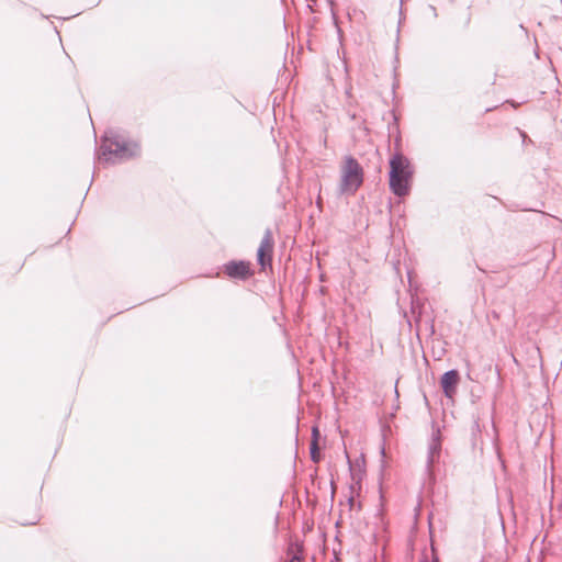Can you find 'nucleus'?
I'll return each mask as SVG.
<instances>
[{"label": "nucleus", "instance_id": "obj_1", "mask_svg": "<svg viewBox=\"0 0 562 562\" xmlns=\"http://www.w3.org/2000/svg\"><path fill=\"white\" fill-rule=\"evenodd\" d=\"M413 177L412 166L406 157L394 155L390 160V189L397 196L408 194Z\"/></svg>", "mask_w": 562, "mask_h": 562}, {"label": "nucleus", "instance_id": "obj_2", "mask_svg": "<svg viewBox=\"0 0 562 562\" xmlns=\"http://www.w3.org/2000/svg\"><path fill=\"white\" fill-rule=\"evenodd\" d=\"M363 182V169L360 164L347 156L340 168V192L353 194Z\"/></svg>", "mask_w": 562, "mask_h": 562}, {"label": "nucleus", "instance_id": "obj_3", "mask_svg": "<svg viewBox=\"0 0 562 562\" xmlns=\"http://www.w3.org/2000/svg\"><path fill=\"white\" fill-rule=\"evenodd\" d=\"M102 156L105 160L130 158L138 154V145L127 144L119 137L105 136L101 146Z\"/></svg>", "mask_w": 562, "mask_h": 562}, {"label": "nucleus", "instance_id": "obj_4", "mask_svg": "<svg viewBox=\"0 0 562 562\" xmlns=\"http://www.w3.org/2000/svg\"><path fill=\"white\" fill-rule=\"evenodd\" d=\"M273 252V236L270 229L265 232L262 240L257 251L258 262L262 269L271 265Z\"/></svg>", "mask_w": 562, "mask_h": 562}, {"label": "nucleus", "instance_id": "obj_5", "mask_svg": "<svg viewBox=\"0 0 562 562\" xmlns=\"http://www.w3.org/2000/svg\"><path fill=\"white\" fill-rule=\"evenodd\" d=\"M459 382L460 375L457 370H450L441 376L440 385L448 398L452 400L454 397Z\"/></svg>", "mask_w": 562, "mask_h": 562}, {"label": "nucleus", "instance_id": "obj_6", "mask_svg": "<svg viewBox=\"0 0 562 562\" xmlns=\"http://www.w3.org/2000/svg\"><path fill=\"white\" fill-rule=\"evenodd\" d=\"M225 272L232 278L246 279L249 276V266L244 261H233L225 266Z\"/></svg>", "mask_w": 562, "mask_h": 562}, {"label": "nucleus", "instance_id": "obj_7", "mask_svg": "<svg viewBox=\"0 0 562 562\" xmlns=\"http://www.w3.org/2000/svg\"><path fill=\"white\" fill-rule=\"evenodd\" d=\"M312 435H313V440L311 442V456H312L313 461L317 462L318 461L317 438L319 436V432L316 427L313 428Z\"/></svg>", "mask_w": 562, "mask_h": 562}, {"label": "nucleus", "instance_id": "obj_8", "mask_svg": "<svg viewBox=\"0 0 562 562\" xmlns=\"http://www.w3.org/2000/svg\"><path fill=\"white\" fill-rule=\"evenodd\" d=\"M420 562H439V559L432 552L431 558L425 557Z\"/></svg>", "mask_w": 562, "mask_h": 562}, {"label": "nucleus", "instance_id": "obj_9", "mask_svg": "<svg viewBox=\"0 0 562 562\" xmlns=\"http://www.w3.org/2000/svg\"><path fill=\"white\" fill-rule=\"evenodd\" d=\"M290 562H301V558H300L297 554H294V555L291 558Z\"/></svg>", "mask_w": 562, "mask_h": 562}, {"label": "nucleus", "instance_id": "obj_10", "mask_svg": "<svg viewBox=\"0 0 562 562\" xmlns=\"http://www.w3.org/2000/svg\"><path fill=\"white\" fill-rule=\"evenodd\" d=\"M436 451H437V448H436V447H432V448H431V451H430V454H431V456H434Z\"/></svg>", "mask_w": 562, "mask_h": 562}]
</instances>
